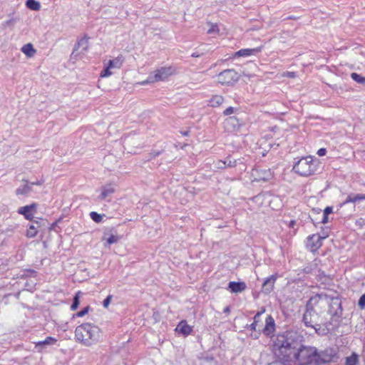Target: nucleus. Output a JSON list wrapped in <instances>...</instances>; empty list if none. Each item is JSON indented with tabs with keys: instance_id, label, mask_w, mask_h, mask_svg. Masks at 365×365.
<instances>
[{
	"instance_id": "f257e3e1",
	"label": "nucleus",
	"mask_w": 365,
	"mask_h": 365,
	"mask_svg": "<svg viewBox=\"0 0 365 365\" xmlns=\"http://www.w3.org/2000/svg\"><path fill=\"white\" fill-rule=\"evenodd\" d=\"M301 336L296 331H287L278 334L273 339L272 352L274 363L289 364L294 358L295 351L299 346Z\"/></svg>"
},
{
	"instance_id": "f03ea898",
	"label": "nucleus",
	"mask_w": 365,
	"mask_h": 365,
	"mask_svg": "<svg viewBox=\"0 0 365 365\" xmlns=\"http://www.w3.org/2000/svg\"><path fill=\"white\" fill-rule=\"evenodd\" d=\"M100 333L98 327L90 323L82 324L76 328L75 339L86 346H90L98 341Z\"/></svg>"
},
{
	"instance_id": "7ed1b4c3",
	"label": "nucleus",
	"mask_w": 365,
	"mask_h": 365,
	"mask_svg": "<svg viewBox=\"0 0 365 365\" xmlns=\"http://www.w3.org/2000/svg\"><path fill=\"white\" fill-rule=\"evenodd\" d=\"M294 354V359L298 361L299 365L317 364V351L314 347H307L299 344Z\"/></svg>"
},
{
	"instance_id": "20e7f679",
	"label": "nucleus",
	"mask_w": 365,
	"mask_h": 365,
	"mask_svg": "<svg viewBox=\"0 0 365 365\" xmlns=\"http://www.w3.org/2000/svg\"><path fill=\"white\" fill-rule=\"evenodd\" d=\"M317 160L312 156L302 158L293 166L292 170L301 176H310L317 171Z\"/></svg>"
},
{
	"instance_id": "39448f33",
	"label": "nucleus",
	"mask_w": 365,
	"mask_h": 365,
	"mask_svg": "<svg viewBox=\"0 0 365 365\" xmlns=\"http://www.w3.org/2000/svg\"><path fill=\"white\" fill-rule=\"evenodd\" d=\"M302 321L306 327H311L316 331L317 327L320 328L319 316L309 302L307 304Z\"/></svg>"
},
{
	"instance_id": "423d86ee",
	"label": "nucleus",
	"mask_w": 365,
	"mask_h": 365,
	"mask_svg": "<svg viewBox=\"0 0 365 365\" xmlns=\"http://www.w3.org/2000/svg\"><path fill=\"white\" fill-rule=\"evenodd\" d=\"M240 75L234 69H226L217 75V81L222 85L232 86L240 79Z\"/></svg>"
},
{
	"instance_id": "0eeeda50",
	"label": "nucleus",
	"mask_w": 365,
	"mask_h": 365,
	"mask_svg": "<svg viewBox=\"0 0 365 365\" xmlns=\"http://www.w3.org/2000/svg\"><path fill=\"white\" fill-rule=\"evenodd\" d=\"M174 70L172 67H161L154 71L153 74L148 76V81L151 83L165 80L168 76L173 74Z\"/></svg>"
},
{
	"instance_id": "6e6552de",
	"label": "nucleus",
	"mask_w": 365,
	"mask_h": 365,
	"mask_svg": "<svg viewBox=\"0 0 365 365\" xmlns=\"http://www.w3.org/2000/svg\"><path fill=\"white\" fill-rule=\"evenodd\" d=\"M88 48V38L85 36L79 39L75 44L73 51L71 53L72 58L77 57L80 53L87 51Z\"/></svg>"
},
{
	"instance_id": "1a4fd4ad",
	"label": "nucleus",
	"mask_w": 365,
	"mask_h": 365,
	"mask_svg": "<svg viewBox=\"0 0 365 365\" xmlns=\"http://www.w3.org/2000/svg\"><path fill=\"white\" fill-rule=\"evenodd\" d=\"M240 127L239 119L235 116L227 118L224 121V128L226 131L232 133L238 130Z\"/></svg>"
},
{
	"instance_id": "9d476101",
	"label": "nucleus",
	"mask_w": 365,
	"mask_h": 365,
	"mask_svg": "<svg viewBox=\"0 0 365 365\" xmlns=\"http://www.w3.org/2000/svg\"><path fill=\"white\" fill-rule=\"evenodd\" d=\"M37 204L34 202L29 205L21 207L18 209V213L24 216L26 220H31L34 214L36 212Z\"/></svg>"
},
{
	"instance_id": "9b49d317",
	"label": "nucleus",
	"mask_w": 365,
	"mask_h": 365,
	"mask_svg": "<svg viewBox=\"0 0 365 365\" xmlns=\"http://www.w3.org/2000/svg\"><path fill=\"white\" fill-rule=\"evenodd\" d=\"M326 237L327 236L321 237L317 235L309 236L307 245L310 247L312 251H315L322 245V240Z\"/></svg>"
},
{
	"instance_id": "f8f14e48",
	"label": "nucleus",
	"mask_w": 365,
	"mask_h": 365,
	"mask_svg": "<svg viewBox=\"0 0 365 365\" xmlns=\"http://www.w3.org/2000/svg\"><path fill=\"white\" fill-rule=\"evenodd\" d=\"M335 355L332 349H326L320 353H317V364L331 362L336 356Z\"/></svg>"
},
{
	"instance_id": "ddd939ff",
	"label": "nucleus",
	"mask_w": 365,
	"mask_h": 365,
	"mask_svg": "<svg viewBox=\"0 0 365 365\" xmlns=\"http://www.w3.org/2000/svg\"><path fill=\"white\" fill-rule=\"evenodd\" d=\"M266 324L263 329H258L259 331H262L266 336H270L275 330V322L273 317L267 316L265 320Z\"/></svg>"
},
{
	"instance_id": "4468645a",
	"label": "nucleus",
	"mask_w": 365,
	"mask_h": 365,
	"mask_svg": "<svg viewBox=\"0 0 365 365\" xmlns=\"http://www.w3.org/2000/svg\"><path fill=\"white\" fill-rule=\"evenodd\" d=\"M276 279V275H271L269 277L267 278L262 284V292L266 294H269L274 289Z\"/></svg>"
},
{
	"instance_id": "2eb2a0df",
	"label": "nucleus",
	"mask_w": 365,
	"mask_h": 365,
	"mask_svg": "<svg viewBox=\"0 0 365 365\" xmlns=\"http://www.w3.org/2000/svg\"><path fill=\"white\" fill-rule=\"evenodd\" d=\"M329 313L333 316L341 317L342 314V308L341 302L338 299H332L329 305Z\"/></svg>"
},
{
	"instance_id": "dca6fc26",
	"label": "nucleus",
	"mask_w": 365,
	"mask_h": 365,
	"mask_svg": "<svg viewBox=\"0 0 365 365\" xmlns=\"http://www.w3.org/2000/svg\"><path fill=\"white\" fill-rule=\"evenodd\" d=\"M225 162L226 168H235V167H236L237 165H240L241 170H245V165L244 164V162L240 158L235 159V158H232V156L228 155L225 159Z\"/></svg>"
},
{
	"instance_id": "f3484780",
	"label": "nucleus",
	"mask_w": 365,
	"mask_h": 365,
	"mask_svg": "<svg viewBox=\"0 0 365 365\" xmlns=\"http://www.w3.org/2000/svg\"><path fill=\"white\" fill-rule=\"evenodd\" d=\"M247 285L244 282H230L228 284V289L232 293H239L245 291Z\"/></svg>"
},
{
	"instance_id": "a211bd4d",
	"label": "nucleus",
	"mask_w": 365,
	"mask_h": 365,
	"mask_svg": "<svg viewBox=\"0 0 365 365\" xmlns=\"http://www.w3.org/2000/svg\"><path fill=\"white\" fill-rule=\"evenodd\" d=\"M192 329L190 326L187 324V322L185 320L181 321L175 329V331L181 333L184 336H187L192 331Z\"/></svg>"
},
{
	"instance_id": "6ab92c4d",
	"label": "nucleus",
	"mask_w": 365,
	"mask_h": 365,
	"mask_svg": "<svg viewBox=\"0 0 365 365\" xmlns=\"http://www.w3.org/2000/svg\"><path fill=\"white\" fill-rule=\"evenodd\" d=\"M261 51L260 48H243L237 51L234 54V57H241V56H249L251 55H254L257 53Z\"/></svg>"
},
{
	"instance_id": "aec40b11",
	"label": "nucleus",
	"mask_w": 365,
	"mask_h": 365,
	"mask_svg": "<svg viewBox=\"0 0 365 365\" xmlns=\"http://www.w3.org/2000/svg\"><path fill=\"white\" fill-rule=\"evenodd\" d=\"M255 173L257 177L256 180L258 181H267L272 177L270 170H256Z\"/></svg>"
},
{
	"instance_id": "412c9836",
	"label": "nucleus",
	"mask_w": 365,
	"mask_h": 365,
	"mask_svg": "<svg viewBox=\"0 0 365 365\" xmlns=\"http://www.w3.org/2000/svg\"><path fill=\"white\" fill-rule=\"evenodd\" d=\"M21 51L27 56V57H33L36 53V50L34 48L31 43H27L22 46Z\"/></svg>"
},
{
	"instance_id": "4be33fe9",
	"label": "nucleus",
	"mask_w": 365,
	"mask_h": 365,
	"mask_svg": "<svg viewBox=\"0 0 365 365\" xmlns=\"http://www.w3.org/2000/svg\"><path fill=\"white\" fill-rule=\"evenodd\" d=\"M24 181L26 182V184L24 185L23 186L18 187L16 190V194L17 195H28L31 191V186L30 185V184L28 182L27 180Z\"/></svg>"
},
{
	"instance_id": "5701e85b",
	"label": "nucleus",
	"mask_w": 365,
	"mask_h": 365,
	"mask_svg": "<svg viewBox=\"0 0 365 365\" xmlns=\"http://www.w3.org/2000/svg\"><path fill=\"white\" fill-rule=\"evenodd\" d=\"M224 102V98L220 95L213 96L209 101V105L212 107H218Z\"/></svg>"
},
{
	"instance_id": "b1692460",
	"label": "nucleus",
	"mask_w": 365,
	"mask_h": 365,
	"mask_svg": "<svg viewBox=\"0 0 365 365\" xmlns=\"http://www.w3.org/2000/svg\"><path fill=\"white\" fill-rule=\"evenodd\" d=\"M123 61V59L122 56H118L117 58H115L113 60H110L108 61V65L111 68H119L122 66Z\"/></svg>"
},
{
	"instance_id": "393cba45",
	"label": "nucleus",
	"mask_w": 365,
	"mask_h": 365,
	"mask_svg": "<svg viewBox=\"0 0 365 365\" xmlns=\"http://www.w3.org/2000/svg\"><path fill=\"white\" fill-rule=\"evenodd\" d=\"M26 6L33 11H38L41 9L40 3L36 0H27Z\"/></svg>"
},
{
	"instance_id": "a878e982",
	"label": "nucleus",
	"mask_w": 365,
	"mask_h": 365,
	"mask_svg": "<svg viewBox=\"0 0 365 365\" xmlns=\"http://www.w3.org/2000/svg\"><path fill=\"white\" fill-rule=\"evenodd\" d=\"M114 192V188L111 186H105L102 188V192L100 195L101 200L106 199L108 196Z\"/></svg>"
},
{
	"instance_id": "bb28decb",
	"label": "nucleus",
	"mask_w": 365,
	"mask_h": 365,
	"mask_svg": "<svg viewBox=\"0 0 365 365\" xmlns=\"http://www.w3.org/2000/svg\"><path fill=\"white\" fill-rule=\"evenodd\" d=\"M357 362L358 356L354 353L346 359V365H356Z\"/></svg>"
},
{
	"instance_id": "cd10ccee",
	"label": "nucleus",
	"mask_w": 365,
	"mask_h": 365,
	"mask_svg": "<svg viewBox=\"0 0 365 365\" xmlns=\"http://www.w3.org/2000/svg\"><path fill=\"white\" fill-rule=\"evenodd\" d=\"M81 294V292H78L76 294L75 297H73V303H72V304L71 306V310H76L78 308V305L80 304L79 295Z\"/></svg>"
},
{
	"instance_id": "c85d7f7f",
	"label": "nucleus",
	"mask_w": 365,
	"mask_h": 365,
	"mask_svg": "<svg viewBox=\"0 0 365 365\" xmlns=\"http://www.w3.org/2000/svg\"><path fill=\"white\" fill-rule=\"evenodd\" d=\"M37 234V227L34 225H31L27 230L26 236L28 237H34Z\"/></svg>"
},
{
	"instance_id": "c756f323",
	"label": "nucleus",
	"mask_w": 365,
	"mask_h": 365,
	"mask_svg": "<svg viewBox=\"0 0 365 365\" xmlns=\"http://www.w3.org/2000/svg\"><path fill=\"white\" fill-rule=\"evenodd\" d=\"M351 77L354 81L359 83L365 84V77H363L356 73H352L351 74Z\"/></svg>"
},
{
	"instance_id": "7c9ffc66",
	"label": "nucleus",
	"mask_w": 365,
	"mask_h": 365,
	"mask_svg": "<svg viewBox=\"0 0 365 365\" xmlns=\"http://www.w3.org/2000/svg\"><path fill=\"white\" fill-rule=\"evenodd\" d=\"M20 20V18L18 16L12 17L10 19L6 21L4 23V26L5 27H12L14 26V24Z\"/></svg>"
},
{
	"instance_id": "2f4dec72",
	"label": "nucleus",
	"mask_w": 365,
	"mask_h": 365,
	"mask_svg": "<svg viewBox=\"0 0 365 365\" xmlns=\"http://www.w3.org/2000/svg\"><path fill=\"white\" fill-rule=\"evenodd\" d=\"M91 218L97 223H99L101 222L103 219V215L97 213L96 212H91L90 213Z\"/></svg>"
},
{
	"instance_id": "473e14b6",
	"label": "nucleus",
	"mask_w": 365,
	"mask_h": 365,
	"mask_svg": "<svg viewBox=\"0 0 365 365\" xmlns=\"http://www.w3.org/2000/svg\"><path fill=\"white\" fill-rule=\"evenodd\" d=\"M110 68H111L108 65H107L105 67V68L101 71V75H100L101 77L105 78V77L110 76L112 74L111 71H110Z\"/></svg>"
},
{
	"instance_id": "72a5a7b5",
	"label": "nucleus",
	"mask_w": 365,
	"mask_h": 365,
	"mask_svg": "<svg viewBox=\"0 0 365 365\" xmlns=\"http://www.w3.org/2000/svg\"><path fill=\"white\" fill-rule=\"evenodd\" d=\"M56 341V339L51 337V336H48L44 341H40L38 342L37 344L38 345H41V344H43V345H46V344H54L55 342Z\"/></svg>"
},
{
	"instance_id": "f704fd0d",
	"label": "nucleus",
	"mask_w": 365,
	"mask_h": 365,
	"mask_svg": "<svg viewBox=\"0 0 365 365\" xmlns=\"http://www.w3.org/2000/svg\"><path fill=\"white\" fill-rule=\"evenodd\" d=\"M119 240V237L116 235H111L108 238H106L107 244L111 245L118 242Z\"/></svg>"
},
{
	"instance_id": "c9c22d12",
	"label": "nucleus",
	"mask_w": 365,
	"mask_h": 365,
	"mask_svg": "<svg viewBox=\"0 0 365 365\" xmlns=\"http://www.w3.org/2000/svg\"><path fill=\"white\" fill-rule=\"evenodd\" d=\"M265 312V309L263 308L261 311L257 312V314L254 317V322L255 324L258 326V323L260 322V317Z\"/></svg>"
},
{
	"instance_id": "e433bc0d",
	"label": "nucleus",
	"mask_w": 365,
	"mask_h": 365,
	"mask_svg": "<svg viewBox=\"0 0 365 365\" xmlns=\"http://www.w3.org/2000/svg\"><path fill=\"white\" fill-rule=\"evenodd\" d=\"M236 110H237V108L230 106V107H228L227 108H226L223 111V114L225 115H229L234 113Z\"/></svg>"
},
{
	"instance_id": "4c0bfd02",
	"label": "nucleus",
	"mask_w": 365,
	"mask_h": 365,
	"mask_svg": "<svg viewBox=\"0 0 365 365\" xmlns=\"http://www.w3.org/2000/svg\"><path fill=\"white\" fill-rule=\"evenodd\" d=\"M358 305L361 309H365V294L359 298Z\"/></svg>"
},
{
	"instance_id": "58836bf2",
	"label": "nucleus",
	"mask_w": 365,
	"mask_h": 365,
	"mask_svg": "<svg viewBox=\"0 0 365 365\" xmlns=\"http://www.w3.org/2000/svg\"><path fill=\"white\" fill-rule=\"evenodd\" d=\"M163 153V150H152L150 153V158H148V160H150L152 158H154L158 155H160Z\"/></svg>"
},
{
	"instance_id": "ea45409f",
	"label": "nucleus",
	"mask_w": 365,
	"mask_h": 365,
	"mask_svg": "<svg viewBox=\"0 0 365 365\" xmlns=\"http://www.w3.org/2000/svg\"><path fill=\"white\" fill-rule=\"evenodd\" d=\"M89 309H90V307H89V306L86 307H85V308H83L81 311L78 312L76 314V316H77L78 317H83L84 315H86V314L88 312Z\"/></svg>"
},
{
	"instance_id": "a19ab883",
	"label": "nucleus",
	"mask_w": 365,
	"mask_h": 365,
	"mask_svg": "<svg viewBox=\"0 0 365 365\" xmlns=\"http://www.w3.org/2000/svg\"><path fill=\"white\" fill-rule=\"evenodd\" d=\"M219 29L217 24H211L210 28L207 31V34H212L218 32Z\"/></svg>"
},
{
	"instance_id": "79ce46f5",
	"label": "nucleus",
	"mask_w": 365,
	"mask_h": 365,
	"mask_svg": "<svg viewBox=\"0 0 365 365\" xmlns=\"http://www.w3.org/2000/svg\"><path fill=\"white\" fill-rule=\"evenodd\" d=\"M215 167L218 169H225L226 168L225 162L224 160H218L215 163Z\"/></svg>"
},
{
	"instance_id": "37998d69",
	"label": "nucleus",
	"mask_w": 365,
	"mask_h": 365,
	"mask_svg": "<svg viewBox=\"0 0 365 365\" xmlns=\"http://www.w3.org/2000/svg\"><path fill=\"white\" fill-rule=\"evenodd\" d=\"M112 295H108L103 302V306L105 307V308H107L110 303V301L112 299Z\"/></svg>"
},
{
	"instance_id": "c03bdc74",
	"label": "nucleus",
	"mask_w": 365,
	"mask_h": 365,
	"mask_svg": "<svg viewBox=\"0 0 365 365\" xmlns=\"http://www.w3.org/2000/svg\"><path fill=\"white\" fill-rule=\"evenodd\" d=\"M353 200H354V202L361 200H363V195L362 194L354 195H353Z\"/></svg>"
},
{
	"instance_id": "a18cd8bd",
	"label": "nucleus",
	"mask_w": 365,
	"mask_h": 365,
	"mask_svg": "<svg viewBox=\"0 0 365 365\" xmlns=\"http://www.w3.org/2000/svg\"><path fill=\"white\" fill-rule=\"evenodd\" d=\"M332 212H333V207L328 206L324 210L323 214L329 215V214L332 213Z\"/></svg>"
},
{
	"instance_id": "49530a36",
	"label": "nucleus",
	"mask_w": 365,
	"mask_h": 365,
	"mask_svg": "<svg viewBox=\"0 0 365 365\" xmlns=\"http://www.w3.org/2000/svg\"><path fill=\"white\" fill-rule=\"evenodd\" d=\"M327 153V150L325 148H320L317 151V154L319 156H324Z\"/></svg>"
},
{
	"instance_id": "de8ad7c7",
	"label": "nucleus",
	"mask_w": 365,
	"mask_h": 365,
	"mask_svg": "<svg viewBox=\"0 0 365 365\" xmlns=\"http://www.w3.org/2000/svg\"><path fill=\"white\" fill-rule=\"evenodd\" d=\"M348 202H354L353 195H348V197H346V199L344 203L346 204Z\"/></svg>"
},
{
	"instance_id": "09e8293b",
	"label": "nucleus",
	"mask_w": 365,
	"mask_h": 365,
	"mask_svg": "<svg viewBox=\"0 0 365 365\" xmlns=\"http://www.w3.org/2000/svg\"><path fill=\"white\" fill-rule=\"evenodd\" d=\"M329 221L328 215L323 214V217L321 220V223L326 224Z\"/></svg>"
},
{
	"instance_id": "8fccbe9b",
	"label": "nucleus",
	"mask_w": 365,
	"mask_h": 365,
	"mask_svg": "<svg viewBox=\"0 0 365 365\" xmlns=\"http://www.w3.org/2000/svg\"><path fill=\"white\" fill-rule=\"evenodd\" d=\"M43 182L41 181V180H37L36 182H30V185L32 186V185H42Z\"/></svg>"
},
{
	"instance_id": "3c124183",
	"label": "nucleus",
	"mask_w": 365,
	"mask_h": 365,
	"mask_svg": "<svg viewBox=\"0 0 365 365\" xmlns=\"http://www.w3.org/2000/svg\"><path fill=\"white\" fill-rule=\"evenodd\" d=\"M257 325L255 324V323H252L250 325V329L252 331H257Z\"/></svg>"
},
{
	"instance_id": "603ef678",
	"label": "nucleus",
	"mask_w": 365,
	"mask_h": 365,
	"mask_svg": "<svg viewBox=\"0 0 365 365\" xmlns=\"http://www.w3.org/2000/svg\"><path fill=\"white\" fill-rule=\"evenodd\" d=\"M287 76H288L289 78H295L296 77V73L294 72H287Z\"/></svg>"
},
{
	"instance_id": "864d4df0",
	"label": "nucleus",
	"mask_w": 365,
	"mask_h": 365,
	"mask_svg": "<svg viewBox=\"0 0 365 365\" xmlns=\"http://www.w3.org/2000/svg\"><path fill=\"white\" fill-rule=\"evenodd\" d=\"M312 212H314V213L316 212V213L319 214L321 212V209H313Z\"/></svg>"
},
{
	"instance_id": "5fc2aeb1",
	"label": "nucleus",
	"mask_w": 365,
	"mask_h": 365,
	"mask_svg": "<svg viewBox=\"0 0 365 365\" xmlns=\"http://www.w3.org/2000/svg\"><path fill=\"white\" fill-rule=\"evenodd\" d=\"M191 56L192 57H199V56H200V54H199L197 53H193Z\"/></svg>"
},
{
	"instance_id": "6e6d98bb",
	"label": "nucleus",
	"mask_w": 365,
	"mask_h": 365,
	"mask_svg": "<svg viewBox=\"0 0 365 365\" xmlns=\"http://www.w3.org/2000/svg\"><path fill=\"white\" fill-rule=\"evenodd\" d=\"M294 224H295V221L294 220H292L290 222V223H289V227H293Z\"/></svg>"
},
{
	"instance_id": "4d7b16f0",
	"label": "nucleus",
	"mask_w": 365,
	"mask_h": 365,
	"mask_svg": "<svg viewBox=\"0 0 365 365\" xmlns=\"http://www.w3.org/2000/svg\"><path fill=\"white\" fill-rule=\"evenodd\" d=\"M230 312V308L228 307H225L224 309L225 313H228Z\"/></svg>"
},
{
	"instance_id": "13d9d810",
	"label": "nucleus",
	"mask_w": 365,
	"mask_h": 365,
	"mask_svg": "<svg viewBox=\"0 0 365 365\" xmlns=\"http://www.w3.org/2000/svg\"><path fill=\"white\" fill-rule=\"evenodd\" d=\"M188 133H189V132H188V131L182 132V134L183 135H185V136L188 135Z\"/></svg>"
},
{
	"instance_id": "bf43d9fd",
	"label": "nucleus",
	"mask_w": 365,
	"mask_h": 365,
	"mask_svg": "<svg viewBox=\"0 0 365 365\" xmlns=\"http://www.w3.org/2000/svg\"><path fill=\"white\" fill-rule=\"evenodd\" d=\"M288 19H294V18L293 16H289Z\"/></svg>"
},
{
	"instance_id": "052dcab7",
	"label": "nucleus",
	"mask_w": 365,
	"mask_h": 365,
	"mask_svg": "<svg viewBox=\"0 0 365 365\" xmlns=\"http://www.w3.org/2000/svg\"><path fill=\"white\" fill-rule=\"evenodd\" d=\"M106 234H104V236H103V240H106Z\"/></svg>"
},
{
	"instance_id": "680f3d73",
	"label": "nucleus",
	"mask_w": 365,
	"mask_h": 365,
	"mask_svg": "<svg viewBox=\"0 0 365 365\" xmlns=\"http://www.w3.org/2000/svg\"><path fill=\"white\" fill-rule=\"evenodd\" d=\"M363 200H365V195H363Z\"/></svg>"
},
{
	"instance_id": "e2e57ef3",
	"label": "nucleus",
	"mask_w": 365,
	"mask_h": 365,
	"mask_svg": "<svg viewBox=\"0 0 365 365\" xmlns=\"http://www.w3.org/2000/svg\"><path fill=\"white\" fill-rule=\"evenodd\" d=\"M254 337H255V339H257L258 338V336L257 335H255Z\"/></svg>"
}]
</instances>
